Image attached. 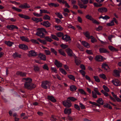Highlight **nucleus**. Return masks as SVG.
<instances>
[{
  "label": "nucleus",
  "mask_w": 121,
  "mask_h": 121,
  "mask_svg": "<svg viewBox=\"0 0 121 121\" xmlns=\"http://www.w3.org/2000/svg\"><path fill=\"white\" fill-rule=\"evenodd\" d=\"M16 74L17 75L24 77L26 76V73L21 71H18L17 72Z\"/></svg>",
  "instance_id": "17"
},
{
  "label": "nucleus",
  "mask_w": 121,
  "mask_h": 121,
  "mask_svg": "<svg viewBox=\"0 0 121 121\" xmlns=\"http://www.w3.org/2000/svg\"><path fill=\"white\" fill-rule=\"evenodd\" d=\"M20 38L23 41L26 42H29L30 41L29 39L26 37L22 36Z\"/></svg>",
  "instance_id": "19"
},
{
  "label": "nucleus",
  "mask_w": 121,
  "mask_h": 121,
  "mask_svg": "<svg viewBox=\"0 0 121 121\" xmlns=\"http://www.w3.org/2000/svg\"><path fill=\"white\" fill-rule=\"evenodd\" d=\"M99 52L100 53H105L107 52V50L104 48H100L99 49Z\"/></svg>",
  "instance_id": "23"
},
{
  "label": "nucleus",
  "mask_w": 121,
  "mask_h": 121,
  "mask_svg": "<svg viewBox=\"0 0 121 121\" xmlns=\"http://www.w3.org/2000/svg\"><path fill=\"white\" fill-rule=\"evenodd\" d=\"M59 53L61 55H62L63 56H65L66 54L65 53L64 50L62 49H60L58 50Z\"/></svg>",
  "instance_id": "33"
},
{
  "label": "nucleus",
  "mask_w": 121,
  "mask_h": 121,
  "mask_svg": "<svg viewBox=\"0 0 121 121\" xmlns=\"http://www.w3.org/2000/svg\"><path fill=\"white\" fill-rule=\"evenodd\" d=\"M43 18L44 20H49L50 19V17L48 15H45L43 16Z\"/></svg>",
  "instance_id": "55"
},
{
  "label": "nucleus",
  "mask_w": 121,
  "mask_h": 121,
  "mask_svg": "<svg viewBox=\"0 0 121 121\" xmlns=\"http://www.w3.org/2000/svg\"><path fill=\"white\" fill-rule=\"evenodd\" d=\"M40 14H42L43 13H50V12H49L48 11L45 10L44 9L43 10H40Z\"/></svg>",
  "instance_id": "34"
},
{
  "label": "nucleus",
  "mask_w": 121,
  "mask_h": 121,
  "mask_svg": "<svg viewBox=\"0 0 121 121\" xmlns=\"http://www.w3.org/2000/svg\"><path fill=\"white\" fill-rule=\"evenodd\" d=\"M92 97L93 98L95 99L97 97V94L93 91H92Z\"/></svg>",
  "instance_id": "45"
},
{
  "label": "nucleus",
  "mask_w": 121,
  "mask_h": 121,
  "mask_svg": "<svg viewBox=\"0 0 121 121\" xmlns=\"http://www.w3.org/2000/svg\"><path fill=\"white\" fill-rule=\"evenodd\" d=\"M83 34L88 39H90V33L89 31H87L84 32L83 33Z\"/></svg>",
  "instance_id": "22"
},
{
  "label": "nucleus",
  "mask_w": 121,
  "mask_h": 121,
  "mask_svg": "<svg viewBox=\"0 0 121 121\" xmlns=\"http://www.w3.org/2000/svg\"><path fill=\"white\" fill-rule=\"evenodd\" d=\"M22 80H25L26 81V82H32V79L30 78H24L22 79Z\"/></svg>",
  "instance_id": "46"
},
{
  "label": "nucleus",
  "mask_w": 121,
  "mask_h": 121,
  "mask_svg": "<svg viewBox=\"0 0 121 121\" xmlns=\"http://www.w3.org/2000/svg\"><path fill=\"white\" fill-rule=\"evenodd\" d=\"M99 77L103 79H104L106 80L107 79V78L106 76L104 74H101L99 75Z\"/></svg>",
  "instance_id": "37"
},
{
  "label": "nucleus",
  "mask_w": 121,
  "mask_h": 121,
  "mask_svg": "<svg viewBox=\"0 0 121 121\" xmlns=\"http://www.w3.org/2000/svg\"><path fill=\"white\" fill-rule=\"evenodd\" d=\"M51 85L50 82L47 81H43L42 82L41 86L43 88L47 89V87H49Z\"/></svg>",
  "instance_id": "3"
},
{
  "label": "nucleus",
  "mask_w": 121,
  "mask_h": 121,
  "mask_svg": "<svg viewBox=\"0 0 121 121\" xmlns=\"http://www.w3.org/2000/svg\"><path fill=\"white\" fill-rule=\"evenodd\" d=\"M29 56H35L38 55L37 53L35 51L31 50L29 52Z\"/></svg>",
  "instance_id": "6"
},
{
  "label": "nucleus",
  "mask_w": 121,
  "mask_h": 121,
  "mask_svg": "<svg viewBox=\"0 0 121 121\" xmlns=\"http://www.w3.org/2000/svg\"><path fill=\"white\" fill-rule=\"evenodd\" d=\"M44 39L47 41L50 42H51L52 41V40L49 36H46L45 37Z\"/></svg>",
  "instance_id": "42"
},
{
  "label": "nucleus",
  "mask_w": 121,
  "mask_h": 121,
  "mask_svg": "<svg viewBox=\"0 0 121 121\" xmlns=\"http://www.w3.org/2000/svg\"><path fill=\"white\" fill-rule=\"evenodd\" d=\"M54 63L55 65L58 67H60L62 66V64L59 61H58L56 60H55Z\"/></svg>",
  "instance_id": "25"
},
{
  "label": "nucleus",
  "mask_w": 121,
  "mask_h": 121,
  "mask_svg": "<svg viewBox=\"0 0 121 121\" xmlns=\"http://www.w3.org/2000/svg\"><path fill=\"white\" fill-rule=\"evenodd\" d=\"M79 72L83 77L85 76L86 73L85 71L82 70H81L79 71Z\"/></svg>",
  "instance_id": "60"
},
{
  "label": "nucleus",
  "mask_w": 121,
  "mask_h": 121,
  "mask_svg": "<svg viewBox=\"0 0 121 121\" xmlns=\"http://www.w3.org/2000/svg\"><path fill=\"white\" fill-rule=\"evenodd\" d=\"M48 98L52 102H55L56 101V99L52 96H48Z\"/></svg>",
  "instance_id": "29"
},
{
  "label": "nucleus",
  "mask_w": 121,
  "mask_h": 121,
  "mask_svg": "<svg viewBox=\"0 0 121 121\" xmlns=\"http://www.w3.org/2000/svg\"><path fill=\"white\" fill-rule=\"evenodd\" d=\"M62 38L66 42L71 40V39L70 36L67 35H65L63 36Z\"/></svg>",
  "instance_id": "11"
},
{
  "label": "nucleus",
  "mask_w": 121,
  "mask_h": 121,
  "mask_svg": "<svg viewBox=\"0 0 121 121\" xmlns=\"http://www.w3.org/2000/svg\"><path fill=\"white\" fill-rule=\"evenodd\" d=\"M13 56L14 58H15L17 57H20L21 55L18 54V53H15L13 55Z\"/></svg>",
  "instance_id": "54"
},
{
  "label": "nucleus",
  "mask_w": 121,
  "mask_h": 121,
  "mask_svg": "<svg viewBox=\"0 0 121 121\" xmlns=\"http://www.w3.org/2000/svg\"><path fill=\"white\" fill-rule=\"evenodd\" d=\"M74 107L77 110H80V107L78 104H74Z\"/></svg>",
  "instance_id": "64"
},
{
  "label": "nucleus",
  "mask_w": 121,
  "mask_h": 121,
  "mask_svg": "<svg viewBox=\"0 0 121 121\" xmlns=\"http://www.w3.org/2000/svg\"><path fill=\"white\" fill-rule=\"evenodd\" d=\"M31 19L36 23L41 22L43 20L42 18H38L35 17H33L31 18Z\"/></svg>",
  "instance_id": "13"
},
{
  "label": "nucleus",
  "mask_w": 121,
  "mask_h": 121,
  "mask_svg": "<svg viewBox=\"0 0 121 121\" xmlns=\"http://www.w3.org/2000/svg\"><path fill=\"white\" fill-rule=\"evenodd\" d=\"M38 56L41 60L45 61L46 60V57L45 55L43 53H39L38 55Z\"/></svg>",
  "instance_id": "7"
},
{
  "label": "nucleus",
  "mask_w": 121,
  "mask_h": 121,
  "mask_svg": "<svg viewBox=\"0 0 121 121\" xmlns=\"http://www.w3.org/2000/svg\"><path fill=\"white\" fill-rule=\"evenodd\" d=\"M78 91L82 94H84L85 95H86V93L82 89H79L78 90Z\"/></svg>",
  "instance_id": "58"
},
{
  "label": "nucleus",
  "mask_w": 121,
  "mask_h": 121,
  "mask_svg": "<svg viewBox=\"0 0 121 121\" xmlns=\"http://www.w3.org/2000/svg\"><path fill=\"white\" fill-rule=\"evenodd\" d=\"M71 108H65L64 110V113L65 114L69 115L71 112Z\"/></svg>",
  "instance_id": "18"
},
{
  "label": "nucleus",
  "mask_w": 121,
  "mask_h": 121,
  "mask_svg": "<svg viewBox=\"0 0 121 121\" xmlns=\"http://www.w3.org/2000/svg\"><path fill=\"white\" fill-rule=\"evenodd\" d=\"M86 52L88 54L91 55L93 54L92 50H87L86 51Z\"/></svg>",
  "instance_id": "61"
},
{
  "label": "nucleus",
  "mask_w": 121,
  "mask_h": 121,
  "mask_svg": "<svg viewBox=\"0 0 121 121\" xmlns=\"http://www.w3.org/2000/svg\"><path fill=\"white\" fill-rule=\"evenodd\" d=\"M18 15L20 17L22 18H24L26 19H29L30 18V17L28 16L24 15L22 14H19Z\"/></svg>",
  "instance_id": "20"
},
{
  "label": "nucleus",
  "mask_w": 121,
  "mask_h": 121,
  "mask_svg": "<svg viewBox=\"0 0 121 121\" xmlns=\"http://www.w3.org/2000/svg\"><path fill=\"white\" fill-rule=\"evenodd\" d=\"M68 101L67 100L66 101H63L62 103L64 106L69 108L71 106L72 104L70 102H68Z\"/></svg>",
  "instance_id": "5"
},
{
  "label": "nucleus",
  "mask_w": 121,
  "mask_h": 121,
  "mask_svg": "<svg viewBox=\"0 0 121 121\" xmlns=\"http://www.w3.org/2000/svg\"><path fill=\"white\" fill-rule=\"evenodd\" d=\"M50 120L52 121H58L56 117L53 115H52L50 118Z\"/></svg>",
  "instance_id": "41"
},
{
  "label": "nucleus",
  "mask_w": 121,
  "mask_h": 121,
  "mask_svg": "<svg viewBox=\"0 0 121 121\" xmlns=\"http://www.w3.org/2000/svg\"><path fill=\"white\" fill-rule=\"evenodd\" d=\"M67 101H69V99L72 101H74L77 100V99L72 97H68L67 98Z\"/></svg>",
  "instance_id": "32"
},
{
  "label": "nucleus",
  "mask_w": 121,
  "mask_h": 121,
  "mask_svg": "<svg viewBox=\"0 0 121 121\" xmlns=\"http://www.w3.org/2000/svg\"><path fill=\"white\" fill-rule=\"evenodd\" d=\"M65 51L69 56L71 57L73 56V53L72 50L70 49L67 48L65 50Z\"/></svg>",
  "instance_id": "10"
},
{
  "label": "nucleus",
  "mask_w": 121,
  "mask_h": 121,
  "mask_svg": "<svg viewBox=\"0 0 121 121\" xmlns=\"http://www.w3.org/2000/svg\"><path fill=\"white\" fill-rule=\"evenodd\" d=\"M5 43L9 47L11 46L12 45L14 44V43L10 41H5Z\"/></svg>",
  "instance_id": "31"
},
{
  "label": "nucleus",
  "mask_w": 121,
  "mask_h": 121,
  "mask_svg": "<svg viewBox=\"0 0 121 121\" xmlns=\"http://www.w3.org/2000/svg\"><path fill=\"white\" fill-rule=\"evenodd\" d=\"M94 78L95 79V81L97 82H100V79L99 77L96 76H94Z\"/></svg>",
  "instance_id": "49"
},
{
  "label": "nucleus",
  "mask_w": 121,
  "mask_h": 121,
  "mask_svg": "<svg viewBox=\"0 0 121 121\" xmlns=\"http://www.w3.org/2000/svg\"><path fill=\"white\" fill-rule=\"evenodd\" d=\"M51 37L52 38V39L57 41L59 40V39L56 36L53 35H51Z\"/></svg>",
  "instance_id": "51"
},
{
  "label": "nucleus",
  "mask_w": 121,
  "mask_h": 121,
  "mask_svg": "<svg viewBox=\"0 0 121 121\" xmlns=\"http://www.w3.org/2000/svg\"><path fill=\"white\" fill-rule=\"evenodd\" d=\"M94 6L96 7H99L101 6L102 4L100 3H94L93 4Z\"/></svg>",
  "instance_id": "50"
},
{
  "label": "nucleus",
  "mask_w": 121,
  "mask_h": 121,
  "mask_svg": "<svg viewBox=\"0 0 121 121\" xmlns=\"http://www.w3.org/2000/svg\"><path fill=\"white\" fill-rule=\"evenodd\" d=\"M102 68L104 69L107 70L109 69L108 65L106 64H104L102 65Z\"/></svg>",
  "instance_id": "27"
},
{
  "label": "nucleus",
  "mask_w": 121,
  "mask_h": 121,
  "mask_svg": "<svg viewBox=\"0 0 121 121\" xmlns=\"http://www.w3.org/2000/svg\"><path fill=\"white\" fill-rule=\"evenodd\" d=\"M41 24L47 27H49L51 25L50 23L48 21L42 22Z\"/></svg>",
  "instance_id": "14"
},
{
  "label": "nucleus",
  "mask_w": 121,
  "mask_h": 121,
  "mask_svg": "<svg viewBox=\"0 0 121 121\" xmlns=\"http://www.w3.org/2000/svg\"><path fill=\"white\" fill-rule=\"evenodd\" d=\"M95 59L97 61H102L103 60V57L100 55L96 56H95Z\"/></svg>",
  "instance_id": "16"
},
{
  "label": "nucleus",
  "mask_w": 121,
  "mask_h": 121,
  "mask_svg": "<svg viewBox=\"0 0 121 121\" xmlns=\"http://www.w3.org/2000/svg\"><path fill=\"white\" fill-rule=\"evenodd\" d=\"M90 38L91 39V42L93 43L96 42L97 41L96 39L92 36H90Z\"/></svg>",
  "instance_id": "35"
},
{
  "label": "nucleus",
  "mask_w": 121,
  "mask_h": 121,
  "mask_svg": "<svg viewBox=\"0 0 121 121\" xmlns=\"http://www.w3.org/2000/svg\"><path fill=\"white\" fill-rule=\"evenodd\" d=\"M37 32L36 35L42 38L45 37V34L43 32L47 33V32L45 29L43 28H39L37 29Z\"/></svg>",
  "instance_id": "1"
},
{
  "label": "nucleus",
  "mask_w": 121,
  "mask_h": 121,
  "mask_svg": "<svg viewBox=\"0 0 121 121\" xmlns=\"http://www.w3.org/2000/svg\"><path fill=\"white\" fill-rule=\"evenodd\" d=\"M60 46L61 48L64 49L67 48L69 47L68 45H66L64 44H61L60 45Z\"/></svg>",
  "instance_id": "47"
},
{
  "label": "nucleus",
  "mask_w": 121,
  "mask_h": 121,
  "mask_svg": "<svg viewBox=\"0 0 121 121\" xmlns=\"http://www.w3.org/2000/svg\"><path fill=\"white\" fill-rule=\"evenodd\" d=\"M82 45L85 47L87 48H89L90 47V45L87 42L85 41H82Z\"/></svg>",
  "instance_id": "21"
},
{
  "label": "nucleus",
  "mask_w": 121,
  "mask_h": 121,
  "mask_svg": "<svg viewBox=\"0 0 121 121\" xmlns=\"http://www.w3.org/2000/svg\"><path fill=\"white\" fill-rule=\"evenodd\" d=\"M19 48L25 50L28 49V47L26 45L23 44H21L19 45Z\"/></svg>",
  "instance_id": "15"
},
{
  "label": "nucleus",
  "mask_w": 121,
  "mask_h": 121,
  "mask_svg": "<svg viewBox=\"0 0 121 121\" xmlns=\"http://www.w3.org/2000/svg\"><path fill=\"white\" fill-rule=\"evenodd\" d=\"M30 41L32 43H34L35 44H39V43L38 42L36 39H32L30 40Z\"/></svg>",
  "instance_id": "48"
},
{
  "label": "nucleus",
  "mask_w": 121,
  "mask_h": 121,
  "mask_svg": "<svg viewBox=\"0 0 121 121\" xmlns=\"http://www.w3.org/2000/svg\"><path fill=\"white\" fill-rule=\"evenodd\" d=\"M75 62L76 65L78 66L81 63V61L77 59L75 60Z\"/></svg>",
  "instance_id": "44"
},
{
  "label": "nucleus",
  "mask_w": 121,
  "mask_h": 121,
  "mask_svg": "<svg viewBox=\"0 0 121 121\" xmlns=\"http://www.w3.org/2000/svg\"><path fill=\"white\" fill-rule=\"evenodd\" d=\"M96 102L98 104L101 105H103L104 104V101L101 98H99L97 100Z\"/></svg>",
  "instance_id": "26"
},
{
  "label": "nucleus",
  "mask_w": 121,
  "mask_h": 121,
  "mask_svg": "<svg viewBox=\"0 0 121 121\" xmlns=\"http://www.w3.org/2000/svg\"><path fill=\"white\" fill-rule=\"evenodd\" d=\"M48 5L50 7L53 6L56 7H58L59 6V4L57 3H48Z\"/></svg>",
  "instance_id": "24"
},
{
  "label": "nucleus",
  "mask_w": 121,
  "mask_h": 121,
  "mask_svg": "<svg viewBox=\"0 0 121 121\" xmlns=\"http://www.w3.org/2000/svg\"><path fill=\"white\" fill-rule=\"evenodd\" d=\"M12 8L13 9L18 12H20L22 11V10L21 9L17 8L15 7H12Z\"/></svg>",
  "instance_id": "52"
},
{
  "label": "nucleus",
  "mask_w": 121,
  "mask_h": 121,
  "mask_svg": "<svg viewBox=\"0 0 121 121\" xmlns=\"http://www.w3.org/2000/svg\"><path fill=\"white\" fill-rule=\"evenodd\" d=\"M113 75L116 77L120 76V75L119 71L116 70H114Z\"/></svg>",
  "instance_id": "30"
},
{
  "label": "nucleus",
  "mask_w": 121,
  "mask_h": 121,
  "mask_svg": "<svg viewBox=\"0 0 121 121\" xmlns=\"http://www.w3.org/2000/svg\"><path fill=\"white\" fill-rule=\"evenodd\" d=\"M68 77L70 79L75 81V78L74 76L72 75H69L68 76Z\"/></svg>",
  "instance_id": "40"
},
{
  "label": "nucleus",
  "mask_w": 121,
  "mask_h": 121,
  "mask_svg": "<svg viewBox=\"0 0 121 121\" xmlns=\"http://www.w3.org/2000/svg\"><path fill=\"white\" fill-rule=\"evenodd\" d=\"M114 22H112V21L110 22L107 23V25L109 26H111L114 25Z\"/></svg>",
  "instance_id": "57"
},
{
  "label": "nucleus",
  "mask_w": 121,
  "mask_h": 121,
  "mask_svg": "<svg viewBox=\"0 0 121 121\" xmlns=\"http://www.w3.org/2000/svg\"><path fill=\"white\" fill-rule=\"evenodd\" d=\"M55 14L60 18L61 19L63 17L62 15L59 13H56Z\"/></svg>",
  "instance_id": "53"
},
{
  "label": "nucleus",
  "mask_w": 121,
  "mask_h": 121,
  "mask_svg": "<svg viewBox=\"0 0 121 121\" xmlns=\"http://www.w3.org/2000/svg\"><path fill=\"white\" fill-rule=\"evenodd\" d=\"M70 89L71 91H73L76 90L77 88L74 85H72L70 86Z\"/></svg>",
  "instance_id": "28"
},
{
  "label": "nucleus",
  "mask_w": 121,
  "mask_h": 121,
  "mask_svg": "<svg viewBox=\"0 0 121 121\" xmlns=\"http://www.w3.org/2000/svg\"><path fill=\"white\" fill-rule=\"evenodd\" d=\"M44 51L46 54L47 55H49L51 54V52L49 50H45Z\"/></svg>",
  "instance_id": "62"
},
{
  "label": "nucleus",
  "mask_w": 121,
  "mask_h": 121,
  "mask_svg": "<svg viewBox=\"0 0 121 121\" xmlns=\"http://www.w3.org/2000/svg\"><path fill=\"white\" fill-rule=\"evenodd\" d=\"M112 82L115 86H120L121 85L120 81L118 80H115L112 81Z\"/></svg>",
  "instance_id": "12"
},
{
  "label": "nucleus",
  "mask_w": 121,
  "mask_h": 121,
  "mask_svg": "<svg viewBox=\"0 0 121 121\" xmlns=\"http://www.w3.org/2000/svg\"><path fill=\"white\" fill-rule=\"evenodd\" d=\"M25 87L29 89H31L35 87V86L31 82H26L24 84Z\"/></svg>",
  "instance_id": "2"
},
{
  "label": "nucleus",
  "mask_w": 121,
  "mask_h": 121,
  "mask_svg": "<svg viewBox=\"0 0 121 121\" xmlns=\"http://www.w3.org/2000/svg\"><path fill=\"white\" fill-rule=\"evenodd\" d=\"M108 48L109 49L112 51H117V49L111 46H109Z\"/></svg>",
  "instance_id": "36"
},
{
  "label": "nucleus",
  "mask_w": 121,
  "mask_h": 121,
  "mask_svg": "<svg viewBox=\"0 0 121 121\" xmlns=\"http://www.w3.org/2000/svg\"><path fill=\"white\" fill-rule=\"evenodd\" d=\"M86 18L89 20L92 21V22L96 24L99 25V23L91 15L88 14L86 15L85 16Z\"/></svg>",
  "instance_id": "4"
},
{
  "label": "nucleus",
  "mask_w": 121,
  "mask_h": 121,
  "mask_svg": "<svg viewBox=\"0 0 121 121\" xmlns=\"http://www.w3.org/2000/svg\"><path fill=\"white\" fill-rule=\"evenodd\" d=\"M50 50L52 53L56 55H57V52L55 49L53 48H51Z\"/></svg>",
  "instance_id": "38"
},
{
  "label": "nucleus",
  "mask_w": 121,
  "mask_h": 121,
  "mask_svg": "<svg viewBox=\"0 0 121 121\" xmlns=\"http://www.w3.org/2000/svg\"><path fill=\"white\" fill-rule=\"evenodd\" d=\"M95 89H94V91L95 92L99 95H100L101 94L99 92L98 90V89L97 88H95Z\"/></svg>",
  "instance_id": "56"
},
{
  "label": "nucleus",
  "mask_w": 121,
  "mask_h": 121,
  "mask_svg": "<svg viewBox=\"0 0 121 121\" xmlns=\"http://www.w3.org/2000/svg\"><path fill=\"white\" fill-rule=\"evenodd\" d=\"M33 14L35 16L37 17H40L42 16V15L40 14H39L36 13H33Z\"/></svg>",
  "instance_id": "63"
},
{
  "label": "nucleus",
  "mask_w": 121,
  "mask_h": 121,
  "mask_svg": "<svg viewBox=\"0 0 121 121\" xmlns=\"http://www.w3.org/2000/svg\"><path fill=\"white\" fill-rule=\"evenodd\" d=\"M6 28L9 30H12L14 29H18L17 26L13 25H8L6 26Z\"/></svg>",
  "instance_id": "9"
},
{
  "label": "nucleus",
  "mask_w": 121,
  "mask_h": 121,
  "mask_svg": "<svg viewBox=\"0 0 121 121\" xmlns=\"http://www.w3.org/2000/svg\"><path fill=\"white\" fill-rule=\"evenodd\" d=\"M59 70L60 71L62 74L64 75H66L67 74V73L63 69L61 68H59Z\"/></svg>",
  "instance_id": "39"
},
{
  "label": "nucleus",
  "mask_w": 121,
  "mask_h": 121,
  "mask_svg": "<svg viewBox=\"0 0 121 121\" xmlns=\"http://www.w3.org/2000/svg\"><path fill=\"white\" fill-rule=\"evenodd\" d=\"M19 7L22 9L28 8L30 7L29 5L27 3H25L22 4H21L19 6Z\"/></svg>",
  "instance_id": "8"
},
{
  "label": "nucleus",
  "mask_w": 121,
  "mask_h": 121,
  "mask_svg": "<svg viewBox=\"0 0 121 121\" xmlns=\"http://www.w3.org/2000/svg\"><path fill=\"white\" fill-rule=\"evenodd\" d=\"M103 87L105 91L107 92H108L109 91V89L105 85H104L103 86Z\"/></svg>",
  "instance_id": "59"
},
{
  "label": "nucleus",
  "mask_w": 121,
  "mask_h": 121,
  "mask_svg": "<svg viewBox=\"0 0 121 121\" xmlns=\"http://www.w3.org/2000/svg\"><path fill=\"white\" fill-rule=\"evenodd\" d=\"M56 29L57 30L60 31L63 30V28L60 26H55Z\"/></svg>",
  "instance_id": "43"
}]
</instances>
